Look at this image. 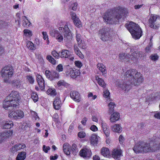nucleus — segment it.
I'll return each mask as SVG.
<instances>
[{
	"label": "nucleus",
	"instance_id": "nucleus-1",
	"mask_svg": "<svg viewBox=\"0 0 160 160\" xmlns=\"http://www.w3.org/2000/svg\"><path fill=\"white\" fill-rule=\"evenodd\" d=\"M127 11L123 8L118 7L111 12L105 13L103 18L105 21L109 24H116L124 16L126 17Z\"/></svg>",
	"mask_w": 160,
	"mask_h": 160
},
{
	"label": "nucleus",
	"instance_id": "nucleus-2",
	"mask_svg": "<svg viewBox=\"0 0 160 160\" xmlns=\"http://www.w3.org/2000/svg\"><path fill=\"white\" fill-rule=\"evenodd\" d=\"M20 99L19 93L16 91H12L3 101V107L6 109L9 107L14 109L18 108Z\"/></svg>",
	"mask_w": 160,
	"mask_h": 160
},
{
	"label": "nucleus",
	"instance_id": "nucleus-3",
	"mask_svg": "<svg viewBox=\"0 0 160 160\" xmlns=\"http://www.w3.org/2000/svg\"><path fill=\"white\" fill-rule=\"evenodd\" d=\"M126 78L130 83L135 86L138 85L142 82L143 78L142 74L134 69L128 70L125 74Z\"/></svg>",
	"mask_w": 160,
	"mask_h": 160
},
{
	"label": "nucleus",
	"instance_id": "nucleus-4",
	"mask_svg": "<svg viewBox=\"0 0 160 160\" xmlns=\"http://www.w3.org/2000/svg\"><path fill=\"white\" fill-rule=\"evenodd\" d=\"M125 27L129 32L132 38L135 39H139L142 36V31L139 25L132 22L126 24Z\"/></svg>",
	"mask_w": 160,
	"mask_h": 160
},
{
	"label": "nucleus",
	"instance_id": "nucleus-5",
	"mask_svg": "<svg viewBox=\"0 0 160 160\" xmlns=\"http://www.w3.org/2000/svg\"><path fill=\"white\" fill-rule=\"evenodd\" d=\"M134 47H130V52L129 53L127 54V56L128 58L129 61L133 62L137 61L138 60H141L144 56V53L142 51L136 50Z\"/></svg>",
	"mask_w": 160,
	"mask_h": 160
},
{
	"label": "nucleus",
	"instance_id": "nucleus-6",
	"mask_svg": "<svg viewBox=\"0 0 160 160\" xmlns=\"http://www.w3.org/2000/svg\"><path fill=\"white\" fill-rule=\"evenodd\" d=\"M150 143L142 142H139L135 144L133 150L136 153L140 152H152Z\"/></svg>",
	"mask_w": 160,
	"mask_h": 160
},
{
	"label": "nucleus",
	"instance_id": "nucleus-7",
	"mask_svg": "<svg viewBox=\"0 0 160 160\" xmlns=\"http://www.w3.org/2000/svg\"><path fill=\"white\" fill-rule=\"evenodd\" d=\"M13 69L12 66H7L3 68L1 71V74L4 82H9V77H12L13 72Z\"/></svg>",
	"mask_w": 160,
	"mask_h": 160
},
{
	"label": "nucleus",
	"instance_id": "nucleus-8",
	"mask_svg": "<svg viewBox=\"0 0 160 160\" xmlns=\"http://www.w3.org/2000/svg\"><path fill=\"white\" fill-rule=\"evenodd\" d=\"M148 25L151 28L157 29L160 26V17L156 14H151L148 20Z\"/></svg>",
	"mask_w": 160,
	"mask_h": 160
},
{
	"label": "nucleus",
	"instance_id": "nucleus-9",
	"mask_svg": "<svg viewBox=\"0 0 160 160\" xmlns=\"http://www.w3.org/2000/svg\"><path fill=\"white\" fill-rule=\"evenodd\" d=\"M160 137H153L149 143L152 152H156L160 149Z\"/></svg>",
	"mask_w": 160,
	"mask_h": 160
},
{
	"label": "nucleus",
	"instance_id": "nucleus-10",
	"mask_svg": "<svg viewBox=\"0 0 160 160\" xmlns=\"http://www.w3.org/2000/svg\"><path fill=\"white\" fill-rule=\"evenodd\" d=\"M62 29L64 41L67 43H68L72 38L71 32L67 25H65L64 28L60 27L59 28V30H62Z\"/></svg>",
	"mask_w": 160,
	"mask_h": 160
},
{
	"label": "nucleus",
	"instance_id": "nucleus-11",
	"mask_svg": "<svg viewBox=\"0 0 160 160\" xmlns=\"http://www.w3.org/2000/svg\"><path fill=\"white\" fill-rule=\"evenodd\" d=\"M110 29L108 27H104L99 30V34L102 41H106L109 40L110 37Z\"/></svg>",
	"mask_w": 160,
	"mask_h": 160
},
{
	"label": "nucleus",
	"instance_id": "nucleus-12",
	"mask_svg": "<svg viewBox=\"0 0 160 160\" xmlns=\"http://www.w3.org/2000/svg\"><path fill=\"white\" fill-rule=\"evenodd\" d=\"M24 116L23 112L20 110L12 111L8 115L9 117L15 120L21 119L23 118Z\"/></svg>",
	"mask_w": 160,
	"mask_h": 160
},
{
	"label": "nucleus",
	"instance_id": "nucleus-13",
	"mask_svg": "<svg viewBox=\"0 0 160 160\" xmlns=\"http://www.w3.org/2000/svg\"><path fill=\"white\" fill-rule=\"evenodd\" d=\"M50 33L52 37H56V38L58 42H63V36L60 33L58 30L54 29L52 30L50 32Z\"/></svg>",
	"mask_w": 160,
	"mask_h": 160
},
{
	"label": "nucleus",
	"instance_id": "nucleus-14",
	"mask_svg": "<svg viewBox=\"0 0 160 160\" xmlns=\"http://www.w3.org/2000/svg\"><path fill=\"white\" fill-rule=\"evenodd\" d=\"M79 155L84 158H89L91 156L92 152L90 149L85 148L80 151Z\"/></svg>",
	"mask_w": 160,
	"mask_h": 160
},
{
	"label": "nucleus",
	"instance_id": "nucleus-15",
	"mask_svg": "<svg viewBox=\"0 0 160 160\" xmlns=\"http://www.w3.org/2000/svg\"><path fill=\"white\" fill-rule=\"evenodd\" d=\"M72 19L75 26L78 28L82 27L81 22L79 18L77 16L76 14L74 12H71Z\"/></svg>",
	"mask_w": 160,
	"mask_h": 160
},
{
	"label": "nucleus",
	"instance_id": "nucleus-16",
	"mask_svg": "<svg viewBox=\"0 0 160 160\" xmlns=\"http://www.w3.org/2000/svg\"><path fill=\"white\" fill-rule=\"evenodd\" d=\"M119 87L124 93H127L131 88V85L128 82H125L120 84Z\"/></svg>",
	"mask_w": 160,
	"mask_h": 160
},
{
	"label": "nucleus",
	"instance_id": "nucleus-17",
	"mask_svg": "<svg viewBox=\"0 0 160 160\" xmlns=\"http://www.w3.org/2000/svg\"><path fill=\"white\" fill-rule=\"evenodd\" d=\"M37 80L41 90H44L45 87L43 79L42 76L39 74L37 75Z\"/></svg>",
	"mask_w": 160,
	"mask_h": 160
},
{
	"label": "nucleus",
	"instance_id": "nucleus-18",
	"mask_svg": "<svg viewBox=\"0 0 160 160\" xmlns=\"http://www.w3.org/2000/svg\"><path fill=\"white\" fill-rule=\"evenodd\" d=\"M53 104V107L55 109L58 110L60 108L62 105V102L59 97H56L54 99Z\"/></svg>",
	"mask_w": 160,
	"mask_h": 160
},
{
	"label": "nucleus",
	"instance_id": "nucleus-19",
	"mask_svg": "<svg viewBox=\"0 0 160 160\" xmlns=\"http://www.w3.org/2000/svg\"><path fill=\"white\" fill-rule=\"evenodd\" d=\"M70 96L74 101L78 102L80 101V95L77 91H72L70 93Z\"/></svg>",
	"mask_w": 160,
	"mask_h": 160
},
{
	"label": "nucleus",
	"instance_id": "nucleus-20",
	"mask_svg": "<svg viewBox=\"0 0 160 160\" xmlns=\"http://www.w3.org/2000/svg\"><path fill=\"white\" fill-rule=\"evenodd\" d=\"M122 151L119 149L115 148L114 149L112 152V157L115 159H119L121 156Z\"/></svg>",
	"mask_w": 160,
	"mask_h": 160
},
{
	"label": "nucleus",
	"instance_id": "nucleus-21",
	"mask_svg": "<svg viewBox=\"0 0 160 160\" xmlns=\"http://www.w3.org/2000/svg\"><path fill=\"white\" fill-rule=\"evenodd\" d=\"M101 123L103 132L107 137L109 135V129L107 124L103 120H101Z\"/></svg>",
	"mask_w": 160,
	"mask_h": 160
},
{
	"label": "nucleus",
	"instance_id": "nucleus-22",
	"mask_svg": "<svg viewBox=\"0 0 160 160\" xmlns=\"http://www.w3.org/2000/svg\"><path fill=\"white\" fill-rule=\"evenodd\" d=\"M97 67L101 72L103 75L104 76L107 73L106 68L102 63H99L97 65Z\"/></svg>",
	"mask_w": 160,
	"mask_h": 160
},
{
	"label": "nucleus",
	"instance_id": "nucleus-23",
	"mask_svg": "<svg viewBox=\"0 0 160 160\" xmlns=\"http://www.w3.org/2000/svg\"><path fill=\"white\" fill-rule=\"evenodd\" d=\"M119 118L120 115L118 113L114 112L111 115L110 120L111 122H114L118 120Z\"/></svg>",
	"mask_w": 160,
	"mask_h": 160
},
{
	"label": "nucleus",
	"instance_id": "nucleus-24",
	"mask_svg": "<svg viewBox=\"0 0 160 160\" xmlns=\"http://www.w3.org/2000/svg\"><path fill=\"white\" fill-rule=\"evenodd\" d=\"M13 126V123L12 121H6L4 122L2 128L3 129H10Z\"/></svg>",
	"mask_w": 160,
	"mask_h": 160
},
{
	"label": "nucleus",
	"instance_id": "nucleus-25",
	"mask_svg": "<svg viewBox=\"0 0 160 160\" xmlns=\"http://www.w3.org/2000/svg\"><path fill=\"white\" fill-rule=\"evenodd\" d=\"M101 154L104 157H111L109 149L107 148H103L101 150Z\"/></svg>",
	"mask_w": 160,
	"mask_h": 160
},
{
	"label": "nucleus",
	"instance_id": "nucleus-26",
	"mask_svg": "<svg viewBox=\"0 0 160 160\" xmlns=\"http://www.w3.org/2000/svg\"><path fill=\"white\" fill-rule=\"evenodd\" d=\"M111 130L114 132L119 133L122 131V128L119 124H115L114 126L111 127Z\"/></svg>",
	"mask_w": 160,
	"mask_h": 160
},
{
	"label": "nucleus",
	"instance_id": "nucleus-27",
	"mask_svg": "<svg viewBox=\"0 0 160 160\" xmlns=\"http://www.w3.org/2000/svg\"><path fill=\"white\" fill-rule=\"evenodd\" d=\"M12 86L16 88H19L21 85V82L19 79H15L12 82Z\"/></svg>",
	"mask_w": 160,
	"mask_h": 160
},
{
	"label": "nucleus",
	"instance_id": "nucleus-28",
	"mask_svg": "<svg viewBox=\"0 0 160 160\" xmlns=\"http://www.w3.org/2000/svg\"><path fill=\"white\" fill-rule=\"evenodd\" d=\"M80 72L79 70L77 69H72L70 71L69 74L71 78H75L80 75Z\"/></svg>",
	"mask_w": 160,
	"mask_h": 160
},
{
	"label": "nucleus",
	"instance_id": "nucleus-29",
	"mask_svg": "<svg viewBox=\"0 0 160 160\" xmlns=\"http://www.w3.org/2000/svg\"><path fill=\"white\" fill-rule=\"evenodd\" d=\"M99 137L95 134H92L91 138V143L93 145H95L98 144Z\"/></svg>",
	"mask_w": 160,
	"mask_h": 160
},
{
	"label": "nucleus",
	"instance_id": "nucleus-30",
	"mask_svg": "<svg viewBox=\"0 0 160 160\" xmlns=\"http://www.w3.org/2000/svg\"><path fill=\"white\" fill-rule=\"evenodd\" d=\"M13 131L12 130H8L6 132H2V135L4 139L9 138L12 134Z\"/></svg>",
	"mask_w": 160,
	"mask_h": 160
},
{
	"label": "nucleus",
	"instance_id": "nucleus-31",
	"mask_svg": "<svg viewBox=\"0 0 160 160\" xmlns=\"http://www.w3.org/2000/svg\"><path fill=\"white\" fill-rule=\"evenodd\" d=\"M70 55V52L67 50H62L60 54V57L61 58H68Z\"/></svg>",
	"mask_w": 160,
	"mask_h": 160
},
{
	"label": "nucleus",
	"instance_id": "nucleus-32",
	"mask_svg": "<svg viewBox=\"0 0 160 160\" xmlns=\"http://www.w3.org/2000/svg\"><path fill=\"white\" fill-rule=\"evenodd\" d=\"M74 50L75 53L78 56L81 58H84L83 55L81 52L80 51L77 45H75L74 46Z\"/></svg>",
	"mask_w": 160,
	"mask_h": 160
},
{
	"label": "nucleus",
	"instance_id": "nucleus-33",
	"mask_svg": "<svg viewBox=\"0 0 160 160\" xmlns=\"http://www.w3.org/2000/svg\"><path fill=\"white\" fill-rule=\"evenodd\" d=\"M59 77L58 73L56 71L51 72V75L49 77V79L51 80H53L55 79L58 78Z\"/></svg>",
	"mask_w": 160,
	"mask_h": 160
},
{
	"label": "nucleus",
	"instance_id": "nucleus-34",
	"mask_svg": "<svg viewBox=\"0 0 160 160\" xmlns=\"http://www.w3.org/2000/svg\"><path fill=\"white\" fill-rule=\"evenodd\" d=\"M26 153L24 152H21L18 154L16 158L17 160H24L26 158Z\"/></svg>",
	"mask_w": 160,
	"mask_h": 160
},
{
	"label": "nucleus",
	"instance_id": "nucleus-35",
	"mask_svg": "<svg viewBox=\"0 0 160 160\" xmlns=\"http://www.w3.org/2000/svg\"><path fill=\"white\" fill-rule=\"evenodd\" d=\"M68 145L67 143H65L63 145V149L64 153L67 155L70 154V150H69Z\"/></svg>",
	"mask_w": 160,
	"mask_h": 160
},
{
	"label": "nucleus",
	"instance_id": "nucleus-36",
	"mask_svg": "<svg viewBox=\"0 0 160 160\" xmlns=\"http://www.w3.org/2000/svg\"><path fill=\"white\" fill-rule=\"evenodd\" d=\"M22 18L23 19L22 25L24 27L29 26L30 24V22L27 19V17L25 16H23Z\"/></svg>",
	"mask_w": 160,
	"mask_h": 160
},
{
	"label": "nucleus",
	"instance_id": "nucleus-37",
	"mask_svg": "<svg viewBox=\"0 0 160 160\" xmlns=\"http://www.w3.org/2000/svg\"><path fill=\"white\" fill-rule=\"evenodd\" d=\"M26 46L30 50H34L36 48L33 43L30 41H28L27 42Z\"/></svg>",
	"mask_w": 160,
	"mask_h": 160
},
{
	"label": "nucleus",
	"instance_id": "nucleus-38",
	"mask_svg": "<svg viewBox=\"0 0 160 160\" xmlns=\"http://www.w3.org/2000/svg\"><path fill=\"white\" fill-rule=\"evenodd\" d=\"M47 92L48 94L51 96H55L56 94L55 89L52 88H48L47 90Z\"/></svg>",
	"mask_w": 160,
	"mask_h": 160
},
{
	"label": "nucleus",
	"instance_id": "nucleus-39",
	"mask_svg": "<svg viewBox=\"0 0 160 160\" xmlns=\"http://www.w3.org/2000/svg\"><path fill=\"white\" fill-rule=\"evenodd\" d=\"M115 106V104L113 102H110L108 104L109 112L110 113H112L113 112L114 107Z\"/></svg>",
	"mask_w": 160,
	"mask_h": 160
},
{
	"label": "nucleus",
	"instance_id": "nucleus-40",
	"mask_svg": "<svg viewBox=\"0 0 160 160\" xmlns=\"http://www.w3.org/2000/svg\"><path fill=\"white\" fill-rule=\"evenodd\" d=\"M47 59L53 65L56 64V60L51 55H48L46 57Z\"/></svg>",
	"mask_w": 160,
	"mask_h": 160
},
{
	"label": "nucleus",
	"instance_id": "nucleus-41",
	"mask_svg": "<svg viewBox=\"0 0 160 160\" xmlns=\"http://www.w3.org/2000/svg\"><path fill=\"white\" fill-rule=\"evenodd\" d=\"M71 150L72 151V153L73 154H75L76 152H78V149L77 147V146L76 144L73 143L72 144L71 147Z\"/></svg>",
	"mask_w": 160,
	"mask_h": 160
},
{
	"label": "nucleus",
	"instance_id": "nucleus-42",
	"mask_svg": "<svg viewBox=\"0 0 160 160\" xmlns=\"http://www.w3.org/2000/svg\"><path fill=\"white\" fill-rule=\"evenodd\" d=\"M98 84L101 87L105 88L106 87V84L104 80L102 78L98 79L97 82Z\"/></svg>",
	"mask_w": 160,
	"mask_h": 160
},
{
	"label": "nucleus",
	"instance_id": "nucleus-43",
	"mask_svg": "<svg viewBox=\"0 0 160 160\" xmlns=\"http://www.w3.org/2000/svg\"><path fill=\"white\" fill-rule=\"evenodd\" d=\"M31 98L35 102H36L38 101V95L35 92H33L32 93Z\"/></svg>",
	"mask_w": 160,
	"mask_h": 160
},
{
	"label": "nucleus",
	"instance_id": "nucleus-44",
	"mask_svg": "<svg viewBox=\"0 0 160 160\" xmlns=\"http://www.w3.org/2000/svg\"><path fill=\"white\" fill-rule=\"evenodd\" d=\"M26 78L28 81L31 84H33L34 82V78L31 75H27Z\"/></svg>",
	"mask_w": 160,
	"mask_h": 160
},
{
	"label": "nucleus",
	"instance_id": "nucleus-45",
	"mask_svg": "<svg viewBox=\"0 0 160 160\" xmlns=\"http://www.w3.org/2000/svg\"><path fill=\"white\" fill-rule=\"evenodd\" d=\"M78 46L80 48L85 49L86 48V45L84 41H81L78 43Z\"/></svg>",
	"mask_w": 160,
	"mask_h": 160
},
{
	"label": "nucleus",
	"instance_id": "nucleus-46",
	"mask_svg": "<svg viewBox=\"0 0 160 160\" xmlns=\"http://www.w3.org/2000/svg\"><path fill=\"white\" fill-rule=\"evenodd\" d=\"M8 25V22L3 21H0V29L6 28Z\"/></svg>",
	"mask_w": 160,
	"mask_h": 160
},
{
	"label": "nucleus",
	"instance_id": "nucleus-47",
	"mask_svg": "<svg viewBox=\"0 0 160 160\" xmlns=\"http://www.w3.org/2000/svg\"><path fill=\"white\" fill-rule=\"evenodd\" d=\"M23 32L25 35L29 37L31 36L32 35L31 31L28 29L24 30Z\"/></svg>",
	"mask_w": 160,
	"mask_h": 160
},
{
	"label": "nucleus",
	"instance_id": "nucleus-48",
	"mask_svg": "<svg viewBox=\"0 0 160 160\" xmlns=\"http://www.w3.org/2000/svg\"><path fill=\"white\" fill-rule=\"evenodd\" d=\"M120 58L122 60L126 61V59H128V58L127 56V54L126 55L125 53H121L119 54Z\"/></svg>",
	"mask_w": 160,
	"mask_h": 160
},
{
	"label": "nucleus",
	"instance_id": "nucleus-49",
	"mask_svg": "<svg viewBox=\"0 0 160 160\" xmlns=\"http://www.w3.org/2000/svg\"><path fill=\"white\" fill-rule=\"evenodd\" d=\"M51 54L55 58L58 59L60 57L59 53H58L56 51L53 50L51 52Z\"/></svg>",
	"mask_w": 160,
	"mask_h": 160
},
{
	"label": "nucleus",
	"instance_id": "nucleus-50",
	"mask_svg": "<svg viewBox=\"0 0 160 160\" xmlns=\"http://www.w3.org/2000/svg\"><path fill=\"white\" fill-rule=\"evenodd\" d=\"M76 39L78 43L82 41V36L79 33H78L77 31H76Z\"/></svg>",
	"mask_w": 160,
	"mask_h": 160
},
{
	"label": "nucleus",
	"instance_id": "nucleus-51",
	"mask_svg": "<svg viewBox=\"0 0 160 160\" xmlns=\"http://www.w3.org/2000/svg\"><path fill=\"white\" fill-rule=\"evenodd\" d=\"M158 58V56L156 54H152L150 56V59L154 61L157 60Z\"/></svg>",
	"mask_w": 160,
	"mask_h": 160
},
{
	"label": "nucleus",
	"instance_id": "nucleus-52",
	"mask_svg": "<svg viewBox=\"0 0 160 160\" xmlns=\"http://www.w3.org/2000/svg\"><path fill=\"white\" fill-rule=\"evenodd\" d=\"M17 149L18 150L24 148L26 147V145L25 144L22 143H18L16 145Z\"/></svg>",
	"mask_w": 160,
	"mask_h": 160
},
{
	"label": "nucleus",
	"instance_id": "nucleus-53",
	"mask_svg": "<svg viewBox=\"0 0 160 160\" xmlns=\"http://www.w3.org/2000/svg\"><path fill=\"white\" fill-rule=\"evenodd\" d=\"M103 96L105 98H108L109 96L110 92L108 90L105 89L103 91Z\"/></svg>",
	"mask_w": 160,
	"mask_h": 160
},
{
	"label": "nucleus",
	"instance_id": "nucleus-54",
	"mask_svg": "<svg viewBox=\"0 0 160 160\" xmlns=\"http://www.w3.org/2000/svg\"><path fill=\"white\" fill-rule=\"evenodd\" d=\"M75 64L76 66L78 68H81L82 66V63L79 61H75Z\"/></svg>",
	"mask_w": 160,
	"mask_h": 160
},
{
	"label": "nucleus",
	"instance_id": "nucleus-55",
	"mask_svg": "<svg viewBox=\"0 0 160 160\" xmlns=\"http://www.w3.org/2000/svg\"><path fill=\"white\" fill-rule=\"evenodd\" d=\"M86 133L83 132H78V136L80 138H82L85 137Z\"/></svg>",
	"mask_w": 160,
	"mask_h": 160
},
{
	"label": "nucleus",
	"instance_id": "nucleus-56",
	"mask_svg": "<svg viewBox=\"0 0 160 160\" xmlns=\"http://www.w3.org/2000/svg\"><path fill=\"white\" fill-rule=\"evenodd\" d=\"M56 70L59 72H62L63 71V66L61 64H59L56 67Z\"/></svg>",
	"mask_w": 160,
	"mask_h": 160
},
{
	"label": "nucleus",
	"instance_id": "nucleus-57",
	"mask_svg": "<svg viewBox=\"0 0 160 160\" xmlns=\"http://www.w3.org/2000/svg\"><path fill=\"white\" fill-rule=\"evenodd\" d=\"M152 46V43L151 42L149 43V45L147 46L145 48L146 52H150V51L151 48Z\"/></svg>",
	"mask_w": 160,
	"mask_h": 160
},
{
	"label": "nucleus",
	"instance_id": "nucleus-58",
	"mask_svg": "<svg viewBox=\"0 0 160 160\" xmlns=\"http://www.w3.org/2000/svg\"><path fill=\"white\" fill-rule=\"evenodd\" d=\"M42 148L43 151L46 153L48 152V151L49 150L50 148L49 146L46 147L45 145L43 146Z\"/></svg>",
	"mask_w": 160,
	"mask_h": 160
},
{
	"label": "nucleus",
	"instance_id": "nucleus-59",
	"mask_svg": "<svg viewBox=\"0 0 160 160\" xmlns=\"http://www.w3.org/2000/svg\"><path fill=\"white\" fill-rule=\"evenodd\" d=\"M154 117L156 118L160 119V112H155Z\"/></svg>",
	"mask_w": 160,
	"mask_h": 160
},
{
	"label": "nucleus",
	"instance_id": "nucleus-60",
	"mask_svg": "<svg viewBox=\"0 0 160 160\" xmlns=\"http://www.w3.org/2000/svg\"><path fill=\"white\" fill-rule=\"evenodd\" d=\"M88 98H92V99L93 100L95 99L97 97V96L96 95H93V94L90 92L89 93L88 95Z\"/></svg>",
	"mask_w": 160,
	"mask_h": 160
},
{
	"label": "nucleus",
	"instance_id": "nucleus-61",
	"mask_svg": "<svg viewBox=\"0 0 160 160\" xmlns=\"http://www.w3.org/2000/svg\"><path fill=\"white\" fill-rule=\"evenodd\" d=\"M90 129L93 132L97 131L98 130L97 127L94 125H92Z\"/></svg>",
	"mask_w": 160,
	"mask_h": 160
},
{
	"label": "nucleus",
	"instance_id": "nucleus-62",
	"mask_svg": "<svg viewBox=\"0 0 160 160\" xmlns=\"http://www.w3.org/2000/svg\"><path fill=\"white\" fill-rule=\"evenodd\" d=\"M145 7L143 4L141 5H136L134 6V8L136 9H139L141 8H143Z\"/></svg>",
	"mask_w": 160,
	"mask_h": 160
},
{
	"label": "nucleus",
	"instance_id": "nucleus-63",
	"mask_svg": "<svg viewBox=\"0 0 160 160\" xmlns=\"http://www.w3.org/2000/svg\"><path fill=\"white\" fill-rule=\"evenodd\" d=\"M72 9L74 11L76 10L77 8V3L75 2L73 4H72Z\"/></svg>",
	"mask_w": 160,
	"mask_h": 160
},
{
	"label": "nucleus",
	"instance_id": "nucleus-64",
	"mask_svg": "<svg viewBox=\"0 0 160 160\" xmlns=\"http://www.w3.org/2000/svg\"><path fill=\"white\" fill-rule=\"evenodd\" d=\"M45 74L46 77L49 79V77L51 75V72L49 70H46L45 71Z\"/></svg>",
	"mask_w": 160,
	"mask_h": 160
}]
</instances>
